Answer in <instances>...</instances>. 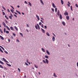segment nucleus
I'll return each mask as SVG.
<instances>
[{
    "mask_svg": "<svg viewBox=\"0 0 78 78\" xmlns=\"http://www.w3.org/2000/svg\"><path fill=\"white\" fill-rule=\"evenodd\" d=\"M0 47H1V48H2L3 50H5V49L2 46H0Z\"/></svg>",
    "mask_w": 78,
    "mask_h": 78,
    "instance_id": "6ab92c4d",
    "label": "nucleus"
},
{
    "mask_svg": "<svg viewBox=\"0 0 78 78\" xmlns=\"http://www.w3.org/2000/svg\"><path fill=\"white\" fill-rule=\"evenodd\" d=\"M36 17H37V20H40V18H39V16H38V15H36Z\"/></svg>",
    "mask_w": 78,
    "mask_h": 78,
    "instance_id": "423d86ee",
    "label": "nucleus"
},
{
    "mask_svg": "<svg viewBox=\"0 0 78 78\" xmlns=\"http://www.w3.org/2000/svg\"><path fill=\"white\" fill-rule=\"evenodd\" d=\"M8 41L9 42H11V40H10V39H8Z\"/></svg>",
    "mask_w": 78,
    "mask_h": 78,
    "instance_id": "864d4df0",
    "label": "nucleus"
},
{
    "mask_svg": "<svg viewBox=\"0 0 78 78\" xmlns=\"http://www.w3.org/2000/svg\"><path fill=\"white\" fill-rule=\"evenodd\" d=\"M64 14L65 16H66H66H68V12H65L64 13Z\"/></svg>",
    "mask_w": 78,
    "mask_h": 78,
    "instance_id": "39448f33",
    "label": "nucleus"
},
{
    "mask_svg": "<svg viewBox=\"0 0 78 78\" xmlns=\"http://www.w3.org/2000/svg\"><path fill=\"white\" fill-rule=\"evenodd\" d=\"M75 6L76 7H77V8H78V5H77V4H75Z\"/></svg>",
    "mask_w": 78,
    "mask_h": 78,
    "instance_id": "49530a36",
    "label": "nucleus"
},
{
    "mask_svg": "<svg viewBox=\"0 0 78 78\" xmlns=\"http://www.w3.org/2000/svg\"><path fill=\"white\" fill-rule=\"evenodd\" d=\"M9 18L11 20L12 19V16H9Z\"/></svg>",
    "mask_w": 78,
    "mask_h": 78,
    "instance_id": "473e14b6",
    "label": "nucleus"
},
{
    "mask_svg": "<svg viewBox=\"0 0 78 78\" xmlns=\"http://www.w3.org/2000/svg\"><path fill=\"white\" fill-rule=\"evenodd\" d=\"M14 28H15V29H16V31H18V29H17V27H16V26H15Z\"/></svg>",
    "mask_w": 78,
    "mask_h": 78,
    "instance_id": "aec40b11",
    "label": "nucleus"
},
{
    "mask_svg": "<svg viewBox=\"0 0 78 78\" xmlns=\"http://www.w3.org/2000/svg\"><path fill=\"white\" fill-rule=\"evenodd\" d=\"M5 17L7 20H8V19H9L8 17H7V16H6V15H5Z\"/></svg>",
    "mask_w": 78,
    "mask_h": 78,
    "instance_id": "a878e982",
    "label": "nucleus"
},
{
    "mask_svg": "<svg viewBox=\"0 0 78 78\" xmlns=\"http://www.w3.org/2000/svg\"><path fill=\"white\" fill-rule=\"evenodd\" d=\"M10 11L12 12H14V10L12 9V10L10 9Z\"/></svg>",
    "mask_w": 78,
    "mask_h": 78,
    "instance_id": "37998d69",
    "label": "nucleus"
},
{
    "mask_svg": "<svg viewBox=\"0 0 78 78\" xmlns=\"http://www.w3.org/2000/svg\"><path fill=\"white\" fill-rule=\"evenodd\" d=\"M38 28L39 30H40V26H38Z\"/></svg>",
    "mask_w": 78,
    "mask_h": 78,
    "instance_id": "052dcab7",
    "label": "nucleus"
},
{
    "mask_svg": "<svg viewBox=\"0 0 78 78\" xmlns=\"http://www.w3.org/2000/svg\"><path fill=\"white\" fill-rule=\"evenodd\" d=\"M67 6H69V7H70V5H69V4H67Z\"/></svg>",
    "mask_w": 78,
    "mask_h": 78,
    "instance_id": "0e129e2a",
    "label": "nucleus"
},
{
    "mask_svg": "<svg viewBox=\"0 0 78 78\" xmlns=\"http://www.w3.org/2000/svg\"><path fill=\"white\" fill-rule=\"evenodd\" d=\"M2 59L4 61H5V62H7V63H9V62L7 61L6 60V59H5V58H2Z\"/></svg>",
    "mask_w": 78,
    "mask_h": 78,
    "instance_id": "f257e3e1",
    "label": "nucleus"
},
{
    "mask_svg": "<svg viewBox=\"0 0 78 78\" xmlns=\"http://www.w3.org/2000/svg\"><path fill=\"white\" fill-rule=\"evenodd\" d=\"M52 6H53V7L54 8H56V6H55V4H54V3H53L52 4Z\"/></svg>",
    "mask_w": 78,
    "mask_h": 78,
    "instance_id": "6e6552de",
    "label": "nucleus"
},
{
    "mask_svg": "<svg viewBox=\"0 0 78 78\" xmlns=\"http://www.w3.org/2000/svg\"><path fill=\"white\" fill-rule=\"evenodd\" d=\"M35 27L36 29H37H37H38V28H37V26L36 25L35 26Z\"/></svg>",
    "mask_w": 78,
    "mask_h": 78,
    "instance_id": "4c0bfd02",
    "label": "nucleus"
},
{
    "mask_svg": "<svg viewBox=\"0 0 78 78\" xmlns=\"http://www.w3.org/2000/svg\"><path fill=\"white\" fill-rule=\"evenodd\" d=\"M51 9L52 11H53V12H55V10H54V9H53V8H52Z\"/></svg>",
    "mask_w": 78,
    "mask_h": 78,
    "instance_id": "ea45409f",
    "label": "nucleus"
},
{
    "mask_svg": "<svg viewBox=\"0 0 78 78\" xmlns=\"http://www.w3.org/2000/svg\"><path fill=\"white\" fill-rule=\"evenodd\" d=\"M6 33H7V34H8V33H9V32L8 31L6 30Z\"/></svg>",
    "mask_w": 78,
    "mask_h": 78,
    "instance_id": "2f4dec72",
    "label": "nucleus"
},
{
    "mask_svg": "<svg viewBox=\"0 0 78 78\" xmlns=\"http://www.w3.org/2000/svg\"><path fill=\"white\" fill-rule=\"evenodd\" d=\"M60 11H59V10H58V11H57V15L58 16H59V15H60Z\"/></svg>",
    "mask_w": 78,
    "mask_h": 78,
    "instance_id": "f03ea898",
    "label": "nucleus"
},
{
    "mask_svg": "<svg viewBox=\"0 0 78 78\" xmlns=\"http://www.w3.org/2000/svg\"><path fill=\"white\" fill-rule=\"evenodd\" d=\"M6 65H7V66H9V67H11V65L8 64V63H6Z\"/></svg>",
    "mask_w": 78,
    "mask_h": 78,
    "instance_id": "9d476101",
    "label": "nucleus"
},
{
    "mask_svg": "<svg viewBox=\"0 0 78 78\" xmlns=\"http://www.w3.org/2000/svg\"><path fill=\"white\" fill-rule=\"evenodd\" d=\"M24 3H26V4H27V5H28V3H27V1H25L24 2Z\"/></svg>",
    "mask_w": 78,
    "mask_h": 78,
    "instance_id": "3c124183",
    "label": "nucleus"
},
{
    "mask_svg": "<svg viewBox=\"0 0 78 78\" xmlns=\"http://www.w3.org/2000/svg\"><path fill=\"white\" fill-rule=\"evenodd\" d=\"M2 13H3V16H4L5 15H6V14H5V12H2Z\"/></svg>",
    "mask_w": 78,
    "mask_h": 78,
    "instance_id": "72a5a7b5",
    "label": "nucleus"
},
{
    "mask_svg": "<svg viewBox=\"0 0 78 78\" xmlns=\"http://www.w3.org/2000/svg\"><path fill=\"white\" fill-rule=\"evenodd\" d=\"M12 34H13V36H14L15 37H16V34H15V33H13Z\"/></svg>",
    "mask_w": 78,
    "mask_h": 78,
    "instance_id": "58836bf2",
    "label": "nucleus"
},
{
    "mask_svg": "<svg viewBox=\"0 0 78 78\" xmlns=\"http://www.w3.org/2000/svg\"><path fill=\"white\" fill-rule=\"evenodd\" d=\"M41 30L43 33H45V30H44L42 28H41Z\"/></svg>",
    "mask_w": 78,
    "mask_h": 78,
    "instance_id": "f3484780",
    "label": "nucleus"
},
{
    "mask_svg": "<svg viewBox=\"0 0 78 78\" xmlns=\"http://www.w3.org/2000/svg\"><path fill=\"white\" fill-rule=\"evenodd\" d=\"M10 14H11V16L12 17H13V15H12V14L10 13Z\"/></svg>",
    "mask_w": 78,
    "mask_h": 78,
    "instance_id": "e2e57ef3",
    "label": "nucleus"
},
{
    "mask_svg": "<svg viewBox=\"0 0 78 78\" xmlns=\"http://www.w3.org/2000/svg\"><path fill=\"white\" fill-rule=\"evenodd\" d=\"M43 62L44 63V64H46V62H45V60H43Z\"/></svg>",
    "mask_w": 78,
    "mask_h": 78,
    "instance_id": "c85d7f7f",
    "label": "nucleus"
},
{
    "mask_svg": "<svg viewBox=\"0 0 78 78\" xmlns=\"http://www.w3.org/2000/svg\"><path fill=\"white\" fill-rule=\"evenodd\" d=\"M34 66L35 67H36V69H37V67L36 66V65L35 64L34 65Z\"/></svg>",
    "mask_w": 78,
    "mask_h": 78,
    "instance_id": "8fccbe9b",
    "label": "nucleus"
},
{
    "mask_svg": "<svg viewBox=\"0 0 78 78\" xmlns=\"http://www.w3.org/2000/svg\"><path fill=\"white\" fill-rule=\"evenodd\" d=\"M4 33H6V28H4Z\"/></svg>",
    "mask_w": 78,
    "mask_h": 78,
    "instance_id": "c9c22d12",
    "label": "nucleus"
},
{
    "mask_svg": "<svg viewBox=\"0 0 78 78\" xmlns=\"http://www.w3.org/2000/svg\"><path fill=\"white\" fill-rule=\"evenodd\" d=\"M0 31L1 33H2V34H3V31H2V30L1 29H0Z\"/></svg>",
    "mask_w": 78,
    "mask_h": 78,
    "instance_id": "7c9ffc66",
    "label": "nucleus"
},
{
    "mask_svg": "<svg viewBox=\"0 0 78 78\" xmlns=\"http://www.w3.org/2000/svg\"><path fill=\"white\" fill-rule=\"evenodd\" d=\"M2 25L4 26L5 25H6V24H5V23L3 22H2Z\"/></svg>",
    "mask_w": 78,
    "mask_h": 78,
    "instance_id": "bb28decb",
    "label": "nucleus"
},
{
    "mask_svg": "<svg viewBox=\"0 0 78 78\" xmlns=\"http://www.w3.org/2000/svg\"><path fill=\"white\" fill-rule=\"evenodd\" d=\"M7 11L8 12H10V11L9 10V9H7Z\"/></svg>",
    "mask_w": 78,
    "mask_h": 78,
    "instance_id": "4d7b16f0",
    "label": "nucleus"
},
{
    "mask_svg": "<svg viewBox=\"0 0 78 78\" xmlns=\"http://www.w3.org/2000/svg\"><path fill=\"white\" fill-rule=\"evenodd\" d=\"M41 27L42 28H44V26H43V24L41 25Z\"/></svg>",
    "mask_w": 78,
    "mask_h": 78,
    "instance_id": "69168bd1",
    "label": "nucleus"
},
{
    "mask_svg": "<svg viewBox=\"0 0 78 78\" xmlns=\"http://www.w3.org/2000/svg\"><path fill=\"white\" fill-rule=\"evenodd\" d=\"M41 50H42V51H43V52H45V49H44V48H42Z\"/></svg>",
    "mask_w": 78,
    "mask_h": 78,
    "instance_id": "b1692460",
    "label": "nucleus"
},
{
    "mask_svg": "<svg viewBox=\"0 0 78 78\" xmlns=\"http://www.w3.org/2000/svg\"><path fill=\"white\" fill-rule=\"evenodd\" d=\"M18 70L19 71V72H20V69L18 68Z\"/></svg>",
    "mask_w": 78,
    "mask_h": 78,
    "instance_id": "a18cd8bd",
    "label": "nucleus"
},
{
    "mask_svg": "<svg viewBox=\"0 0 78 78\" xmlns=\"http://www.w3.org/2000/svg\"><path fill=\"white\" fill-rule=\"evenodd\" d=\"M57 8H55V12H57Z\"/></svg>",
    "mask_w": 78,
    "mask_h": 78,
    "instance_id": "e433bc0d",
    "label": "nucleus"
},
{
    "mask_svg": "<svg viewBox=\"0 0 78 78\" xmlns=\"http://www.w3.org/2000/svg\"><path fill=\"white\" fill-rule=\"evenodd\" d=\"M0 64H4L3 62H2V61H1V60H0Z\"/></svg>",
    "mask_w": 78,
    "mask_h": 78,
    "instance_id": "5701e85b",
    "label": "nucleus"
},
{
    "mask_svg": "<svg viewBox=\"0 0 78 78\" xmlns=\"http://www.w3.org/2000/svg\"><path fill=\"white\" fill-rule=\"evenodd\" d=\"M62 23L63 25H64V26H65V25H66V24H65V22H64L62 21Z\"/></svg>",
    "mask_w": 78,
    "mask_h": 78,
    "instance_id": "f8f14e48",
    "label": "nucleus"
},
{
    "mask_svg": "<svg viewBox=\"0 0 78 78\" xmlns=\"http://www.w3.org/2000/svg\"><path fill=\"white\" fill-rule=\"evenodd\" d=\"M0 51H1V52H2V53H3V50H2V49H0Z\"/></svg>",
    "mask_w": 78,
    "mask_h": 78,
    "instance_id": "79ce46f5",
    "label": "nucleus"
},
{
    "mask_svg": "<svg viewBox=\"0 0 78 78\" xmlns=\"http://www.w3.org/2000/svg\"><path fill=\"white\" fill-rule=\"evenodd\" d=\"M45 58L48 59V55H45Z\"/></svg>",
    "mask_w": 78,
    "mask_h": 78,
    "instance_id": "4be33fe9",
    "label": "nucleus"
},
{
    "mask_svg": "<svg viewBox=\"0 0 78 78\" xmlns=\"http://www.w3.org/2000/svg\"><path fill=\"white\" fill-rule=\"evenodd\" d=\"M42 24V23L40 22L39 23V25H41Z\"/></svg>",
    "mask_w": 78,
    "mask_h": 78,
    "instance_id": "5fc2aeb1",
    "label": "nucleus"
},
{
    "mask_svg": "<svg viewBox=\"0 0 78 78\" xmlns=\"http://www.w3.org/2000/svg\"><path fill=\"white\" fill-rule=\"evenodd\" d=\"M0 68H1V69H3V67L1 65H0Z\"/></svg>",
    "mask_w": 78,
    "mask_h": 78,
    "instance_id": "c756f323",
    "label": "nucleus"
},
{
    "mask_svg": "<svg viewBox=\"0 0 78 78\" xmlns=\"http://www.w3.org/2000/svg\"><path fill=\"white\" fill-rule=\"evenodd\" d=\"M14 16H15V17H17V15H15V14H14Z\"/></svg>",
    "mask_w": 78,
    "mask_h": 78,
    "instance_id": "13d9d810",
    "label": "nucleus"
},
{
    "mask_svg": "<svg viewBox=\"0 0 78 78\" xmlns=\"http://www.w3.org/2000/svg\"><path fill=\"white\" fill-rule=\"evenodd\" d=\"M27 63H28V62H28V59L27 60Z\"/></svg>",
    "mask_w": 78,
    "mask_h": 78,
    "instance_id": "680f3d73",
    "label": "nucleus"
},
{
    "mask_svg": "<svg viewBox=\"0 0 78 78\" xmlns=\"http://www.w3.org/2000/svg\"><path fill=\"white\" fill-rule=\"evenodd\" d=\"M53 35L54 36H55V37H56V35H55V34L54 33H53Z\"/></svg>",
    "mask_w": 78,
    "mask_h": 78,
    "instance_id": "bf43d9fd",
    "label": "nucleus"
},
{
    "mask_svg": "<svg viewBox=\"0 0 78 78\" xmlns=\"http://www.w3.org/2000/svg\"><path fill=\"white\" fill-rule=\"evenodd\" d=\"M59 16V18L60 19H62V15H61V14H60V15Z\"/></svg>",
    "mask_w": 78,
    "mask_h": 78,
    "instance_id": "1a4fd4ad",
    "label": "nucleus"
},
{
    "mask_svg": "<svg viewBox=\"0 0 78 78\" xmlns=\"http://www.w3.org/2000/svg\"><path fill=\"white\" fill-rule=\"evenodd\" d=\"M53 76H54V77H55L56 78H57V77H58V76H57V75H56V74L55 73H53Z\"/></svg>",
    "mask_w": 78,
    "mask_h": 78,
    "instance_id": "20e7f679",
    "label": "nucleus"
},
{
    "mask_svg": "<svg viewBox=\"0 0 78 78\" xmlns=\"http://www.w3.org/2000/svg\"><path fill=\"white\" fill-rule=\"evenodd\" d=\"M10 30H14V29H13V27H10Z\"/></svg>",
    "mask_w": 78,
    "mask_h": 78,
    "instance_id": "393cba45",
    "label": "nucleus"
},
{
    "mask_svg": "<svg viewBox=\"0 0 78 78\" xmlns=\"http://www.w3.org/2000/svg\"><path fill=\"white\" fill-rule=\"evenodd\" d=\"M46 51V53H47V54L48 55H50V52H49V51H48L47 50Z\"/></svg>",
    "mask_w": 78,
    "mask_h": 78,
    "instance_id": "dca6fc26",
    "label": "nucleus"
},
{
    "mask_svg": "<svg viewBox=\"0 0 78 78\" xmlns=\"http://www.w3.org/2000/svg\"><path fill=\"white\" fill-rule=\"evenodd\" d=\"M25 64L26 65V66H28V63H27V62H25Z\"/></svg>",
    "mask_w": 78,
    "mask_h": 78,
    "instance_id": "de8ad7c7",
    "label": "nucleus"
},
{
    "mask_svg": "<svg viewBox=\"0 0 78 78\" xmlns=\"http://www.w3.org/2000/svg\"><path fill=\"white\" fill-rule=\"evenodd\" d=\"M52 40L53 42H55V37H52Z\"/></svg>",
    "mask_w": 78,
    "mask_h": 78,
    "instance_id": "7ed1b4c3",
    "label": "nucleus"
},
{
    "mask_svg": "<svg viewBox=\"0 0 78 78\" xmlns=\"http://www.w3.org/2000/svg\"><path fill=\"white\" fill-rule=\"evenodd\" d=\"M6 27L7 29V30H9V31H10V29L9 28V27H8L7 26H6Z\"/></svg>",
    "mask_w": 78,
    "mask_h": 78,
    "instance_id": "4468645a",
    "label": "nucleus"
},
{
    "mask_svg": "<svg viewBox=\"0 0 78 78\" xmlns=\"http://www.w3.org/2000/svg\"><path fill=\"white\" fill-rule=\"evenodd\" d=\"M61 3L62 4V5H63L64 4V2L62 0H61Z\"/></svg>",
    "mask_w": 78,
    "mask_h": 78,
    "instance_id": "412c9836",
    "label": "nucleus"
},
{
    "mask_svg": "<svg viewBox=\"0 0 78 78\" xmlns=\"http://www.w3.org/2000/svg\"><path fill=\"white\" fill-rule=\"evenodd\" d=\"M20 35H21V36H22V37H23V35L22 34V33H20Z\"/></svg>",
    "mask_w": 78,
    "mask_h": 78,
    "instance_id": "a19ab883",
    "label": "nucleus"
},
{
    "mask_svg": "<svg viewBox=\"0 0 78 78\" xmlns=\"http://www.w3.org/2000/svg\"><path fill=\"white\" fill-rule=\"evenodd\" d=\"M16 41L17 42H20V41H19V40L18 39H16Z\"/></svg>",
    "mask_w": 78,
    "mask_h": 78,
    "instance_id": "09e8293b",
    "label": "nucleus"
},
{
    "mask_svg": "<svg viewBox=\"0 0 78 78\" xmlns=\"http://www.w3.org/2000/svg\"><path fill=\"white\" fill-rule=\"evenodd\" d=\"M29 4L28 5H30V6H32V5H31V3H30V2H29Z\"/></svg>",
    "mask_w": 78,
    "mask_h": 78,
    "instance_id": "cd10ccee",
    "label": "nucleus"
},
{
    "mask_svg": "<svg viewBox=\"0 0 78 78\" xmlns=\"http://www.w3.org/2000/svg\"><path fill=\"white\" fill-rule=\"evenodd\" d=\"M16 12H18V14H20V15L21 14V13H20V12L19 11H18L17 10H16Z\"/></svg>",
    "mask_w": 78,
    "mask_h": 78,
    "instance_id": "ddd939ff",
    "label": "nucleus"
},
{
    "mask_svg": "<svg viewBox=\"0 0 78 78\" xmlns=\"http://www.w3.org/2000/svg\"><path fill=\"white\" fill-rule=\"evenodd\" d=\"M66 17L67 20H69V16H66Z\"/></svg>",
    "mask_w": 78,
    "mask_h": 78,
    "instance_id": "9b49d317",
    "label": "nucleus"
},
{
    "mask_svg": "<svg viewBox=\"0 0 78 78\" xmlns=\"http://www.w3.org/2000/svg\"><path fill=\"white\" fill-rule=\"evenodd\" d=\"M44 27L45 29H47V26H44Z\"/></svg>",
    "mask_w": 78,
    "mask_h": 78,
    "instance_id": "603ef678",
    "label": "nucleus"
},
{
    "mask_svg": "<svg viewBox=\"0 0 78 78\" xmlns=\"http://www.w3.org/2000/svg\"><path fill=\"white\" fill-rule=\"evenodd\" d=\"M77 67H78V62H77Z\"/></svg>",
    "mask_w": 78,
    "mask_h": 78,
    "instance_id": "774afa93",
    "label": "nucleus"
},
{
    "mask_svg": "<svg viewBox=\"0 0 78 78\" xmlns=\"http://www.w3.org/2000/svg\"><path fill=\"white\" fill-rule=\"evenodd\" d=\"M40 21L42 23H44V22L42 21V20H41Z\"/></svg>",
    "mask_w": 78,
    "mask_h": 78,
    "instance_id": "6e6d98bb",
    "label": "nucleus"
},
{
    "mask_svg": "<svg viewBox=\"0 0 78 78\" xmlns=\"http://www.w3.org/2000/svg\"><path fill=\"white\" fill-rule=\"evenodd\" d=\"M0 37L2 39V40H4V38L2 36L0 35Z\"/></svg>",
    "mask_w": 78,
    "mask_h": 78,
    "instance_id": "2eb2a0df",
    "label": "nucleus"
},
{
    "mask_svg": "<svg viewBox=\"0 0 78 78\" xmlns=\"http://www.w3.org/2000/svg\"><path fill=\"white\" fill-rule=\"evenodd\" d=\"M45 61H46V63H47V64H48V59H45Z\"/></svg>",
    "mask_w": 78,
    "mask_h": 78,
    "instance_id": "0eeeda50",
    "label": "nucleus"
},
{
    "mask_svg": "<svg viewBox=\"0 0 78 78\" xmlns=\"http://www.w3.org/2000/svg\"><path fill=\"white\" fill-rule=\"evenodd\" d=\"M4 52L5 53H6V54H8V53L7 52V51H5Z\"/></svg>",
    "mask_w": 78,
    "mask_h": 78,
    "instance_id": "c03bdc74",
    "label": "nucleus"
},
{
    "mask_svg": "<svg viewBox=\"0 0 78 78\" xmlns=\"http://www.w3.org/2000/svg\"><path fill=\"white\" fill-rule=\"evenodd\" d=\"M4 69H5V70H8V68H6V67H4Z\"/></svg>",
    "mask_w": 78,
    "mask_h": 78,
    "instance_id": "f704fd0d",
    "label": "nucleus"
},
{
    "mask_svg": "<svg viewBox=\"0 0 78 78\" xmlns=\"http://www.w3.org/2000/svg\"><path fill=\"white\" fill-rule=\"evenodd\" d=\"M46 34H47V36H50V34H49V33H48V32H47L46 33Z\"/></svg>",
    "mask_w": 78,
    "mask_h": 78,
    "instance_id": "a211bd4d",
    "label": "nucleus"
},
{
    "mask_svg": "<svg viewBox=\"0 0 78 78\" xmlns=\"http://www.w3.org/2000/svg\"><path fill=\"white\" fill-rule=\"evenodd\" d=\"M41 4H42V5H44V2H41Z\"/></svg>",
    "mask_w": 78,
    "mask_h": 78,
    "instance_id": "338daca9",
    "label": "nucleus"
}]
</instances>
